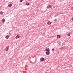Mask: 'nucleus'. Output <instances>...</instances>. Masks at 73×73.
Listing matches in <instances>:
<instances>
[{
	"mask_svg": "<svg viewBox=\"0 0 73 73\" xmlns=\"http://www.w3.org/2000/svg\"><path fill=\"white\" fill-rule=\"evenodd\" d=\"M9 34H11V33H9Z\"/></svg>",
	"mask_w": 73,
	"mask_h": 73,
	"instance_id": "23",
	"label": "nucleus"
},
{
	"mask_svg": "<svg viewBox=\"0 0 73 73\" xmlns=\"http://www.w3.org/2000/svg\"><path fill=\"white\" fill-rule=\"evenodd\" d=\"M42 36H45V34H43V35H42Z\"/></svg>",
	"mask_w": 73,
	"mask_h": 73,
	"instance_id": "20",
	"label": "nucleus"
},
{
	"mask_svg": "<svg viewBox=\"0 0 73 73\" xmlns=\"http://www.w3.org/2000/svg\"><path fill=\"white\" fill-rule=\"evenodd\" d=\"M23 1V0H20L19 1L20 2H22V1Z\"/></svg>",
	"mask_w": 73,
	"mask_h": 73,
	"instance_id": "17",
	"label": "nucleus"
},
{
	"mask_svg": "<svg viewBox=\"0 0 73 73\" xmlns=\"http://www.w3.org/2000/svg\"><path fill=\"white\" fill-rule=\"evenodd\" d=\"M19 38V35H17L15 37V38H16V39H17V38Z\"/></svg>",
	"mask_w": 73,
	"mask_h": 73,
	"instance_id": "8",
	"label": "nucleus"
},
{
	"mask_svg": "<svg viewBox=\"0 0 73 73\" xmlns=\"http://www.w3.org/2000/svg\"><path fill=\"white\" fill-rule=\"evenodd\" d=\"M58 44H61V42L60 41L58 42Z\"/></svg>",
	"mask_w": 73,
	"mask_h": 73,
	"instance_id": "16",
	"label": "nucleus"
},
{
	"mask_svg": "<svg viewBox=\"0 0 73 73\" xmlns=\"http://www.w3.org/2000/svg\"><path fill=\"white\" fill-rule=\"evenodd\" d=\"M45 51H50V50L49 49V48L46 47L45 50Z\"/></svg>",
	"mask_w": 73,
	"mask_h": 73,
	"instance_id": "5",
	"label": "nucleus"
},
{
	"mask_svg": "<svg viewBox=\"0 0 73 73\" xmlns=\"http://www.w3.org/2000/svg\"><path fill=\"white\" fill-rule=\"evenodd\" d=\"M9 46H7L5 48V51L6 52H7L8 50V49H9Z\"/></svg>",
	"mask_w": 73,
	"mask_h": 73,
	"instance_id": "1",
	"label": "nucleus"
},
{
	"mask_svg": "<svg viewBox=\"0 0 73 73\" xmlns=\"http://www.w3.org/2000/svg\"><path fill=\"white\" fill-rule=\"evenodd\" d=\"M3 12L2 11H1L0 12V15H2V14H3Z\"/></svg>",
	"mask_w": 73,
	"mask_h": 73,
	"instance_id": "15",
	"label": "nucleus"
},
{
	"mask_svg": "<svg viewBox=\"0 0 73 73\" xmlns=\"http://www.w3.org/2000/svg\"><path fill=\"white\" fill-rule=\"evenodd\" d=\"M52 24V22H51L50 21H49L47 23V24L48 25H50Z\"/></svg>",
	"mask_w": 73,
	"mask_h": 73,
	"instance_id": "7",
	"label": "nucleus"
},
{
	"mask_svg": "<svg viewBox=\"0 0 73 73\" xmlns=\"http://www.w3.org/2000/svg\"><path fill=\"white\" fill-rule=\"evenodd\" d=\"M57 21V19H55L54 20V21L56 22Z\"/></svg>",
	"mask_w": 73,
	"mask_h": 73,
	"instance_id": "18",
	"label": "nucleus"
},
{
	"mask_svg": "<svg viewBox=\"0 0 73 73\" xmlns=\"http://www.w3.org/2000/svg\"><path fill=\"white\" fill-rule=\"evenodd\" d=\"M12 5V4H10L8 5V7H11Z\"/></svg>",
	"mask_w": 73,
	"mask_h": 73,
	"instance_id": "10",
	"label": "nucleus"
},
{
	"mask_svg": "<svg viewBox=\"0 0 73 73\" xmlns=\"http://www.w3.org/2000/svg\"><path fill=\"white\" fill-rule=\"evenodd\" d=\"M60 37H61V36L59 35H58L57 36V38H60Z\"/></svg>",
	"mask_w": 73,
	"mask_h": 73,
	"instance_id": "9",
	"label": "nucleus"
},
{
	"mask_svg": "<svg viewBox=\"0 0 73 73\" xmlns=\"http://www.w3.org/2000/svg\"><path fill=\"white\" fill-rule=\"evenodd\" d=\"M52 8V5H48L47 7V9H48V8Z\"/></svg>",
	"mask_w": 73,
	"mask_h": 73,
	"instance_id": "3",
	"label": "nucleus"
},
{
	"mask_svg": "<svg viewBox=\"0 0 73 73\" xmlns=\"http://www.w3.org/2000/svg\"><path fill=\"white\" fill-rule=\"evenodd\" d=\"M52 50H53V51H54V48H52Z\"/></svg>",
	"mask_w": 73,
	"mask_h": 73,
	"instance_id": "19",
	"label": "nucleus"
},
{
	"mask_svg": "<svg viewBox=\"0 0 73 73\" xmlns=\"http://www.w3.org/2000/svg\"><path fill=\"white\" fill-rule=\"evenodd\" d=\"M12 27H13V29H14V28H15V27L13 26Z\"/></svg>",
	"mask_w": 73,
	"mask_h": 73,
	"instance_id": "21",
	"label": "nucleus"
},
{
	"mask_svg": "<svg viewBox=\"0 0 73 73\" xmlns=\"http://www.w3.org/2000/svg\"><path fill=\"white\" fill-rule=\"evenodd\" d=\"M64 47H61L60 49H60V50H64Z\"/></svg>",
	"mask_w": 73,
	"mask_h": 73,
	"instance_id": "6",
	"label": "nucleus"
},
{
	"mask_svg": "<svg viewBox=\"0 0 73 73\" xmlns=\"http://www.w3.org/2000/svg\"><path fill=\"white\" fill-rule=\"evenodd\" d=\"M72 21H73V17H72Z\"/></svg>",
	"mask_w": 73,
	"mask_h": 73,
	"instance_id": "22",
	"label": "nucleus"
},
{
	"mask_svg": "<svg viewBox=\"0 0 73 73\" xmlns=\"http://www.w3.org/2000/svg\"><path fill=\"white\" fill-rule=\"evenodd\" d=\"M50 51H48L46 52V53L47 55H49V54H50Z\"/></svg>",
	"mask_w": 73,
	"mask_h": 73,
	"instance_id": "2",
	"label": "nucleus"
},
{
	"mask_svg": "<svg viewBox=\"0 0 73 73\" xmlns=\"http://www.w3.org/2000/svg\"><path fill=\"white\" fill-rule=\"evenodd\" d=\"M29 3H26V5H29Z\"/></svg>",
	"mask_w": 73,
	"mask_h": 73,
	"instance_id": "12",
	"label": "nucleus"
},
{
	"mask_svg": "<svg viewBox=\"0 0 73 73\" xmlns=\"http://www.w3.org/2000/svg\"><path fill=\"white\" fill-rule=\"evenodd\" d=\"M5 38H6V39H8L9 38V36L8 35H7L5 36Z\"/></svg>",
	"mask_w": 73,
	"mask_h": 73,
	"instance_id": "11",
	"label": "nucleus"
},
{
	"mask_svg": "<svg viewBox=\"0 0 73 73\" xmlns=\"http://www.w3.org/2000/svg\"><path fill=\"white\" fill-rule=\"evenodd\" d=\"M67 35L68 36H70L71 34L70 33H68Z\"/></svg>",
	"mask_w": 73,
	"mask_h": 73,
	"instance_id": "13",
	"label": "nucleus"
},
{
	"mask_svg": "<svg viewBox=\"0 0 73 73\" xmlns=\"http://www.w3.org/2000/svg\"><path fill=\"white\" fill-rule=\"evenodd\" d=\"M2 23H4V22L5 21V19H2Z\"/></svg>",
	"mask_w": 73,
	"mask_h": 73,
	"instance_id": "14",
	"label": "nucleus"
},
{
	"mask_svg": "<svg viewBox=\"0 0 73 73\" xmlns=\"http://www.w3.org/2000/svg\"><path fill=\"white\" fill-rule=\"evenodd\" d=\"M40 60L41 61H45V59L44 58H40Z\"/></svg>",
	"mask_w": 73,
	"mask_h": 73,
	"instance_id": "4",
	"label": "nucleus"
}]
</instances>
